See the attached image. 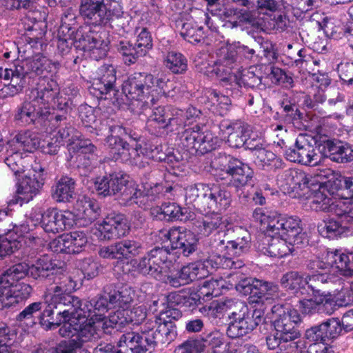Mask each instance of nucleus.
<instances>
[{"label":"nucleus","mask_w":353,"mask_h":353,"mask_svg":"<svg viewBox=\"0 0 353 353\" xmlns=\"http://www.w3.org/2000/svg\"><path fill=\"white\" fill-rule=\"evenodd\" d=\"M99 131L101 134L107 132L110 134L105 139V145L109 150L110 153L113 157L119 149L124 140L121 138V136L127 134L128 130L119 125H110L108 121H104L101 123Z\"/></svg>","instance_id":"473e14b6"},{"label":"nucleus","mask_w":353,"mask_h":353,"mask_svg":"<svg viewBox=\"0 0 353 353\" xmlns=\"http://www.w3.org/2000/svg\"><path fill=\"white\" fill-rule=\"evenodd\" d=\"M29 176H26L19 183L17 188L19 198L23 202L28 203L39 192L44 183L46 170L39 163L32 165Z\"/></svg>","instance_id":"f3484780"},{"label":"nucleus","mask_w":353,"mask_h":353,"mask_svg":"<svg viewBox=\"0 0 353 353\" xmlns=\"http://www.w3.org/2000/svg\"><path fill=\"white\" fill-rule=\"evenodd\" d=\"M28 98L36 102L37 105H43L46 110L51 108L61 112V114H52L49 120L52 127L58 130L59 128L53 125L52 121L57 115L65 114L66 117L68 116L66 111L64 110L68 103L65 98L59 96L57 83L52 79H39L37 87L30 90Z\"/></svg>","instance_id":"423d86ee"},{"label":"nucleus","mask_w":353,"mask_h":353,"mask_svg":"<svg viewBox=\"0 0 353 353\" xmlns=\"http://www.w3.org/2000/svg\"><path fill=\"white\" fill-rule=\"evenodd\" d=\"M281 283L284 288L294 294H304L305 286L308 287L307 276L298 272H289L282 276Z\"/></svg>","instance_id":"ea45409f"},{"label":"nucleus","mask_w":353,"mask_h":353,"mask_svg":"<svg viewBox=\"0 0 353 353\" xmlns=\"http://www.w3.org/2000/svg\"><path fill=\"white\" fill-rule=\"evenodd\" d=\"M343 146L344 143L340 141L326 140L319 146V150L323 157L339 163Z\"/></svg>","instance_id":"4d7b16f0"},{"label":"nucleus","mask_w":353,"mask_h":353,"mask_svg":"<svg viewBox=\"0 0 353 353\" xmlns=\"http://www.w3.org/2000/svg\"><path fill=\"white\" fill-rule=\"evenodd\" d=\"M279 177L282 185L288 186L292 192H298L309 189L310 175L301 170L288 169L279 174Z\"/></svg>","instance_id":"7c9ffc66"},{"label":"nucleus","mask_w":353,"mask_h":353,"mask_svg":"<svg viewBox=\"0 0 353 353\" xmlns=\"http://www.w3.org/2000/svg\"><path fill=\"white\" fill-rule=\"evenodd\" d=\"M74 223V216L70 211H58L49 208L43 212L41 226L47 233L57 234L70 228Z\"/></svg>","instance_id":"412c9836"},{"label":"nucleus","mask_w":353,"mask_h":353,"mask_svg":"<svg viewBox=\"0 0 353 353\" xmlns=\"http://www.w3.org/2000/svg\"><path fill=\"white\" fill-rule=\"evenodd\" d=\"M8 157L5 159L6 164L10 168L15 175L24 171L23 160L21 154L15 148L10 147L7 150Z\"/></svg>","instance_id":"338daca9"},{"label":"nucleus","mask_w":353,"mask_h":353,"mask_svg":"<svg viewBox=\"0 0 353 353\" xmlns=\"http://www.w3.org/2000/svg\"><path fill=\"white\" fill-rule=\"evenodd\" d=\"M117 51L123 56L125 64L134 63L142 56L141 50H138L134 43L122 39L114 44Z\"/></svg>","instance_id":"8fccbe9b"},{"label":"nucleus","mask_w":353,"mask_h":353,"mask_svg":"<svg viewBox=\"0 0 353 353\" xmlns=\"http://www.w3.org/2000/svg\"><path fill=\"white\" fill-rule=\"evenodd\" d=\"M101 240H112L126 236L130 226L123 215L121 214H108L97 228Z\"/></svg>","instance_id":"5701e85b"},{"label":"nucleus","mask_w":353,"mask_h":353,"mask_svg":"<svg viewBox=\"0 0 353 353\" xmlns=\"http://www.w3.org/2000/svg\"><path fill=\"white\" fill-rule=\"evenodd\" d=\"M108 295L112 308H128L134 300V291L125 285L111 290Z\"/></svg>","instance_id":"c9c22d12"},{"label":"nucleus","mask_w":353,"mask_h":353,"mask_svg":"<svg viewBox=\"0 0 353 353\" xmlns=\"http://www.w3.org/2000/svg\"><path fill=\"white\" fill-rule=\"evenodd\" d=\"M210 256L206 263L212 268L219 269H239L244 266V263L241 259L234 260L231 257L227 250L219 252L214 250L213 240L210 241Z\"/></svg>","instance_id":"2f4dec72"},{"label":"nucleus","mask_w":353,"mask_h":353,"mask_svg":"<svg viewBox=\"0 0 353 353\" xmlns=\"http://www.w3.org/2000/svg\"><path fill=\"white\" fill-rule=\"evenodd\" d=\"M238 51L236 46L234 44H223L216 50V60L212 65H210L203 72L206 75L215 74L221 80L228 79L232 68L236 63Z\"/></svg>","instance_id":"2eb2a0df"},{"label":"nucleus","mask_w":353,"mask_h":353,"mask_svg":"<svg viewBox=\"0 0 353 353\" xmlns=\"http://www.w3.org/2000/svg\"><path fill=\"white\" fill-rule=\"evenodd\" d=\"M95 187L100 194L110 196L120 194L127 201H132L143 194V192L138 189L137 184L129 182L127 176L120 172L98 178L95 182Z\"/></svg>","instance_id":"1a4fd4ad"},{"label":"nucleus","mask_w":353,"mask_h":353,"mask_svg":"<svg viewBox=\"0 0 353 353\" xmlns=\"http://www.w3.org/2000/svg\"><path fill=\"white\" fill-rule=\"evenodd\" d=\"M224 311L228 313L230 323L227 335L232 339L239 338L253 331L265 321V312L262 309L250 311L242 301L228 299L222 302L212 303L209 310Z\"/></svg>","instance_id":"7ed1b4c3"},{"label":"nucleus","mask_w":353,"mask_h":353,"mask_svg":"<svg viewBox=\"0 0 353 353\" xmlns=\"http://www.w3.org/2000/svg\"><path fill=\"white\" fill-rule=\"evenodd\" d=\"M73 214L76 217V224L86 227L99 218L101 208L96 201L83 196L77 201Z\"/></svg>","instance_id":"c85d7f7f"},{"label":"nucleus","mask_w":353,"mask_h":353,"mask_svg":"<svg viewBox=\"0 0 353 353\" xmlns=\"http://www.w3.org/2000/svg\"><path fill=\"white\" fill-rule=\"evenodd\" d=\"M52 124L59 127V129L50 132L52 137L48 143V152L54 154L61 145L69 143L68 150L70 152L74 153L77 167L86 170H89L91 165L89 154L94 152L96 147L89 141L74 142L79 138L78 132L69 123H66L65 114L55 116L52 121Z\"/></svg>","instance_id":"f03ea898"},{"label":"nucleus","mask_w":353,"mask_h":353,"mask_svg":"<svg viewBox=\"0 0 353 353\" xmlns=\"http://www.w3.org/2000/svg\"><path fill=\"white\" fill-rule=\"evenodd\" d=\"M177 336L174 323H164L155 319L148 321L141 332H129L123 334L117 342L120 348L127 347L132 353H151L158 344H170Z\"/></svg>","instance_id":"f257e3e1"},{"label":"nucleus","mask_w":353,"mask_h":353,"mask_svg":"<svg viewBox=\"0 0 353 353\" xmlns=\"http://www.w3.org/2000/svg\"><path fill=\"white\" fill-rule=\"evenodd\" d=\"M250 246V234L242 228L227 230L223 236H217L213 239L214 250H227L231 255L241 256L248 252Z\"/></svg>","instance_id":"ddd939ff"},{"label":"nucleus","mask_w":353,"mask_h":353,"mask_svg":"<svg viewBox=\"0 0 353 353\" xmlns=\"http://www.w3.org/2000/svg\"><path fill=\"white\" fill-rule=\"evenodd\" d=\"M224 285L225 281L223 279H212L205 281L199 291L203 296L216 297L221 294Z\"/></svg>","instance_id":"e2e57ef3"},{"label":"nucleus","mask_w":353,"mask_h":353,"mask_svg":"<svg viewBox=\"0 0 353 353\" xmlns=\"http://www.w3.org/2000/svg\"><path fill=\"white\" fill-rule=\"evenodd\" d=\"M319 234L327 239H334L343 234L347 231V228L333 219L325 220L318 225Z\"/></svg>","instance_id":"864d4df0"},{"label":"nucleus","mask_w":353,"mask_h":353,"mask_svg":"<svg viewBox=\"0 0 353 353\" xmlns=\"http://www.w3.org/2000/svg\"><path fill=\"white\" fill-rule=\"evenodd\" d=\"M152 84L150 87V96H154L156 98V102L159 99V97L163 95H170L168 88L172 87V83L164 77H154L152 75Z\"/></svg>","instance_id":"680f3d73"},{"label":"nucleus","mask_w":353,"mask_h":353,"mask_svg":"<svg viewBox=\"0 0 353 353\" xmlns=\"http://www.w3.org/2000/svg\"><path fill=\"white\" fill-rule=\"evenodd\" d=\"M212 163L216 169L231 176L230 184L236 188L239 198L247 201L249 195L244 190L246 185L253 184L252 169L248 164L226 154H219Z\"/></svg>","instance_id":"39448f33"},{"label":"nucleus","mask_w":353,"mask_h":353,"mask_svg":"<svg viewBox=\"0 0 353 353\" xmlns=\"http://www.w3.org/2000/svg\"><path fill=\"white\" fill-rule=\"evenodd\" d=\"M29 230L28 225L13 224L8 214L6 212L0 210V236H8L11 240H17L20 248L22 246L21 242L24 238L30 241V246H33L37 243H41V240L39 238L28 234Z\"/></svg>","instance_id":"b1692460"},{"label":"nucleus","mask_w":353,"mask_h":353,"mask_svg":"<svg viewBox=\"0 0 353 353\" xmlns=\"http://www.w3.org/2000/svg\"><path fill=\"white\" fill-rule=\"evenodd\" d=\"M186 58L180 52L170 51L164 58L165 67L174 74H182L188 68Z\"/></svg>","instance_id":"603ef678"},{"label":"nucleus","mask_w":353,"mask_h":353,"mask_svg":"<svg viewBox=\"0 0 353 353\" xmlns=\"http://www.w3.org/2000/svg\"><path fill=\"white\" fill-rule=\"evenodd\" d=\"M48 305V303H46V300L43 302L32 303L17 316L16 320L21 324H24L29 327H32L37 322L40 323V319L43 315V312L38 316L36 314L42 309L44 310Z\"/></svg>","instance_id":"58836bf2"},{"label":"nucleus","mask_w":353,"mask_h":353,"mask_svg":"<svg viewBox=\"0 0 353 353\" xmlns=\"http://www.w3.org/2000/svg\"><path fill=\"white\" fill-rule=\"evenodd\" d=\"M285 155L291 162L308 165H316L321 159V155L316 152L314 146L301 135L296 139L293 148L286 150Z\"/></svg>","instance_id":"aec40b11"},{"label":"nucleus","mask_w":353,"mask_h":353,"mask_svg":"<svg viewBox=\"0 0 353 353\" xmlns=\"http://www.w3.org/2000/svg\"><path fill=\"white\" fill-rule=\"evenodd\" d=\"M52 307H46L43 310V315L40 319V325L45 330H52L59 327L63 322V325L60 327L59 333L62 337H72L77 334L79 324L85 320L84 318H77L74 315H65L61 313L59 310L57 311L56 319L52 316L54 314Z\"/></svg>","instance_id":"4468645a"},{"label":"nucleus","mask_w":353,"mask_h":353,"mask_svg":"<svg viewBox=\"0 0 353 353\" xmlns=\"http://www.w3.org/2000/svg\"><path fill=\"white\" fill-rule=\"evenodd\" d=\"M228 221L219 214L205 215L195 220L193 223V229L199 235L208 236L214 234L210 241L217 236H223L225 233Z\"/></svg>","instance_id":"393cba45"},{"label":"nucleus","mask_w":353,"mask_h":353,"mask_svg":"<svg viewBox=\"0 0 353 353\" xmlns=\"http://www.w3.org/2000/svg\"><path fill=\"white\" fill-rule=\"evenodd\" d=\"M205 347V341L190 337L176 347L174 353H201Z\"/></svg>","instance_id":"13d9d810"},{"label":"nucleus","mask_w":353,"mask_h":353,"mask_svg":"<svg viewBox=\"0 0 353 353\" xmlns=\"http://www.w3.org/2000/svg\"><path fill=\"white\" fill-rule=\"evenodd\" d=\"M151 160L150 148H142L140 144L137 143L132 148L130 159L128 163L139 168H144L150 164Z\"/></svg>","instance_id":"5fc2aeb1"},{"label":"nucleus","mask_w":353,"mask_h":353,"mask_svg":"<svg viewBox=\"0 0 353 353\" xmlns=\"http://www.w3.org/2000/svg\"><path fill=\"white\" fill-rule=\"evenodd\" d=\"M29 76L23 65L14 64L10 68L0 67V79L4 80L3 88L0 90L3 98L12 97L21 93L26 83V78Z\"/></svg>","instance_id":"dca6fc26"},{"label":"nucleus","mask_w":353,"mask_h":353,"mask_svg":"<svg viewBox=\"0 0 353 353\" xmlns=\"http://www.w3.org/2000/svg\"><path fill=\"white\" fill-rule=\"evenodd\" d=\"M168 299L165 296L159 298L157 300L153 301L152 305L156 308L155 312H157L159 309V305L163 308L159 310V316H156L159 321L164 323H173L172 320H178L182 316L181 311L178 309L173 308L172 307H165V304L167 303Z\"/></svg>","instance_id":"09e8293b"},{"label":"nucleus","mask_w":353,"mask_h":353,"mask_svg":"<svg viewBox=\"0 0 353 353\" xmlns=\"http://www.w3.org/2000/svg\"><path fill=\"white\" fill-rule=\"evenodd\" d=\"M164 238L170 243L172 250H179L184 256H189L197 248L198 239L196 235L184 227H172L161 232Z\"/></svg>","instance_id":"a211bd4d"},{"label":"nucleus","mask_w":353,"mask_h":353,"mask_svg":"<svg viewBox=\"0 0 353 353\" xmlns=\"http://www.w3.org/2000/svg\"><path fill=\"white\" fill-rule=\"evenodd\" d=\"M285 237L271 234H260L255 243L256 249L265 255L272 257H283L292 252V241L288 243Z\"/></svg>","instance_id":"6ab92c4d"},{"label":"nucleus","mask_w":353,"mask_h":353,"mask_svg":"<svg viewBox=\"0 0 353 353\" xmlns=\"http://www.w3.org/2000/svg\"><path fill=\"white\" fill-rule=\"evenodd\" d=\"M255 163L263 170L276 171L283 168V162L281 159L271 151L264 148L258 150L255 153Z\"/></svg>","instance_id":"a19ab883"},{"label":"nucleus","mask_w":353,"mask_h":353,"mask_svg":"<svg viewBox=\"0 0 353 353\" xmlns=\"http://www.w3.org/2000/svg\"><path fill=\"white\" fill-rule=\"evenodd\" d=\"M121 258L128 259L138 255L142 250L141 243L134 240L125 239L117 242Z\"/></svg>","instance_id":"774afa93"},{"label":"nucleus","mask_w":353,"mask_h":353,"mask_svg":"<svg viewBox=\"0 0 353 353\" xmlns=\"http://www.w3.org/2000/svg\"><path fill=\"white\" fill-rule=\"evenodd\" d=\"M77 34L79 37L75 44L77 49L91 52L92 57L96 59L106 56L108 41L105 32L90 31L85 34H79L78 32Z\"/></svg>","instance_id":"4be33fe9"},{"label":"nucleus","mask_w":353,"mask_h":353,"mask_svg":"<svg viewBox=\"0 0 353 353\" xmlns=\"http://www.w3.org/2000/svg\"><path fill=\"white\" fill-rule=\"evenodd\" d=\"M228 132V143L232 148H239L244 146L246 139L250 137V126L241 121H235L227 127Z\"/></svg>","instance_id":"72a5a7b5"},{"label":"nucleus","mask_w":353,"mask_h":353,"mask_svg":"<svg viewBox=\"0 0 353 353\" xmlns=\"http://www.w3.org/2000/svg\"><path fill=\"white\" fill-rule=\"evenodd\" d=\"M301 220L296 216H284L281 236L298 245L301 234Z\"/></svg>","instance_id":"49530a36"},{"label":"nucleus","mask_w":353,"mask_h":353,"mask_svg":"<svg viewBox=\"0 0 353 353\" xmlns=\"http://www.w3.org/2000/svg\"><path fill=\"white\" fill-rule=\"evenodd\" d=\"M40 145V139L37 134L30 130L21 131L10 142L9 147L15 148L17 150H21L32 152L37 149Z\"/></svg>","instance_id":"e433bc0d"},{"label":"nucleus","mask_w":353,"mask_h":353,"mask_svg":"<svg viewBox=\"0 0 353 353\" xmlns=\"http://www.w3.org/2000/svg\"><path fill=\"white\" fill-rule=\"evenodd\" d=\"M30 77L37 76L39 79H48V75L59 68L57 61H52L42 54L38 53L21 63Z\"/></svg>","instance_id":"bb28decb"},{"label":"nucleus","mask_w":353,"mask_h":353,"mask_svg":"<svg viewBox=\"0 0 353 353\" xmlns=\"http://www.w3.org/2000/svg\"><path fill=\"white\" fill-rule=\"evenodd\" d=\"M208 98L212 105L216 107L220 115L225 114L229 110L231 100L228 96L221 94L215 90H210L208 91Z\"/></svg>","instance_id":"0e129e2a"},{"label":"nucleus","mask_w":353,"mask_h":353,"mask_svg":"<svg viewBox=\"0 0 353 353\" xmlns=\"http://www.w3.org/2000/svg\"><path fill=\"white\" fill-rule=\"evenodd\" d=\"M272 312L275 330L281 332L285 342L290 343L299 338L296 325L301 323V316L297 310L277 304L272 307Z\"/></svg>","instance_id":"9b49d317"},{"label":"nucleus","mask_w":353,"mask_h":353,"mask_svg":"<svg viewBox=\"0 0 353 353\" xmlns=\"http://www.w3.org/2000/svg\"><path fill=\"white\" fill-rule=\"evenodd\" d=\"M53 281L48 293L44 295L48 307L52 306L65 315L72 314L74 307L79 304V298L71 295L76 288V281L70 276L63 274L55 275Z\"/></svg>","instance_id":"20e7f679"},{"label":"nucleus","mask_w":353,"mask_h":353,"mask_svg":"<svg viewBox=\"0 0 353 353\" xmlns=\"http://www.w3.org/2000/svg\"><path fill=\"white\" fill-rule=\"evenodd\" d=\"M165 247H155L141 257L137 264L138 272L150 276L157 280L162 279V274L175 261V254Z\"/></svg>","instance_id":"9d476101"},{"label":"nucleus","mask_w":353,"mask_h":353,"mask_svg":"<svg viewBox=\"0 0 353 353\" xmlns=\"http://www.w3.org/2000/svg\"><path fill=\"white\" fill-rule=\"evenodd\" d=\"M75 182L68 176L61 177L52 188V197L57 202H70L75 195Z\"/></svg>","instance_id":"f704fd0d"},{"label":"nucleus","mask_w":353,"mask_h":353,"mask_svg":"<svg viewBox=\"0 0 353 353\" xmlns=\"http://www.w3.org/2000/svg\"><path fill=\"white\" fill-rule=\"evenodd\" d=\"M27 275H30V266L28 264L24 263L15 264L0 276V285H6L9 287L10 285H8L18 283Z\"/></svg>","instance_id":"c03bdc74"},{"label":"nucleus","mask_w":353,"mask_h":353,"mask_svg":"<svg viewBox=\"0 0 353 353\" xmlns=\"http://www.w3.org/2000/svg\"><path fill=\"white\" fill-rule=\"evenodd\" d=\"M79 12L90 23L103 26L123 12L121 0H81Z\"/></svg>","instance_id":"0eeeda50"},{"label":"nucleus","mask_w":353,"mask_h":353,"mask_svg":"<svg viewBox=\"0 0 353 353\" xmlns=\"http://www.w3.org/2000/svg\"><path fill=\"white\" fill-rule=\"evenodd\" d=\"M325 259L327 260V263L330 264V268L337 269L344 274H353L350 268V252L345 254L339 250L327 252Z\"/></svg>","instance_id":"a18cd8bd"},{"label":"nucleus","mask_w":353,"mask_h":353,"mask_svg":"<svg viewBox=\"0 0 353 353\" xmlns=\"http://www.w3.org/2000/svg\"><path fill=\"white\" fill-rule=\"evenodd\" d=\"M55 265L48 255L39 257L34 264L30 266V275L35 279L47 278L53 275Z\"/></svg>","instance_id":"de8ad7c7"},{"label":"nucleus","mask_w":353,"mask_h":353,"mask_svg":"<svg viewBox=\"0 0 353 353\" xmlns=\"http://www.w3.org/2000/svg\"><path fill=\"white\" fill-rule=\"evenodd\" d=\"M200 127L195 125L193 128L186 129L181 135L180 141L182 145L188 150H194L196 152V146L199 144Z\"/></svg>","instance_id":"69168bd1"},{"label":"nucleus","mask_w":353,"mask_h":353,"mask_svg":"<svg viewBox=\"0 0 353 353\" xmlns=\"http://www.w3.org/2000/svg\"><path fill=\"white\" fill-rule=\"evenodd\" d=\"M152 80L151 74L135 72L124 81L122 90L129 99L138 101L141 107H150L156 103V98L150 92Z\"/></svg>","instance_id":"f8f14e48"},{"label":"nucleus","mask_w":353,"mask_h":353,"mask_svg":"<svg viewBox=\"0 0 353 353\" xmlns=\"http://www.w3.org/2000/svg\"><path fill=\"white\" fill-rule=\"evenodd\" d=\"M37 103L31 100L24 101L20 107L17 108L14 116V119L18 124L26 125L34 123L39 114L37 110Z\"/></svg>","instance_id":"37998d69"},{"label":"nucleus","mask_w":353,"mask_h":353,"mask_svg":"<svg viewBox=\"0 0 353 353\" xmlns=\"http://www.w3.org/2000/svg\"><path fill=\"white\" fill-rule=\"evenodd\" d=\"M157 214L163 215V218L168 220L179 219L180 221H185L186 217L185 214L187 212L186 209H182L180 206L175 203H164L159 208L154 209Z\"/></svg>","instance_id":"6e6d98bb"},{"label":"nucleus","mask_w":353,"mask_h":353,"mask_svg":"<svg viewBox=\"0 0 353 353\" xmlns=\"http://www.w3.org/2000/svg\"><path fill=\"white\" fill-rule=\"evenodd\" d=\"M78 306L74 307V311L72 315L77 318L81 317L84 319L95 318L97 316H102L112 307L109 303L108 295L95 297L90 301L82 302L79 299Z\"/></svg>","instance_id":"cd10ccee"},{"label":"nucleus","mask_w":353,"mask_h":353,"mask_svg":"<svg viewBox=\"0 0 353 353\" xmlns=\"http://www.w3.org/2000/svg\"><path fill=\"white\" fill-rule=\"evenodd\" d=\"M66 234L70 254H78L87 245L88 237L83 231H74Z\"/></svg>","instance_id":"bf43d9fd"},{"label":"nucleus","mask_w":353,"mask_h":353,"mask_svg":"<svg viewBox=\"0 0 353 353\" xmlns=\"http://www.w3.org/2000/svg\"><path fill=\"white\" fill-rule=\"evenodd\" d=\"M167 107L159 106L154 108L146 121V128L152 134L168 127Z\"/></svg>","instance_id":"79ce46f5"},{"label":"nucleus","mask_w":353,"mask_h":353,"mask_svg":"<svg viewBox=\"0 0 353 353\" xmlns=\"http://www.w3.org/2000/svg\"><path fill=\"white\" fill-rule=\"evenodd\" d=\"M331 186L330 181L319 185L312 199V207L316 210L332 212L350 221L353 219V201L335 199L333 197L334 192L330 190Z\"/></svg>","instance_id":"6e6552de"},{"label":"nucleus","mask_w":353,"mask_h":353,"mask_svg":"<svg viewBox=\"0 0 353 353\" xmlns=\"http://www.w3.org/2000/svg\"><path fill=\"white\" fill-rule=\"evenodd\" d=\"M279 288L276 285L269 282L256 280L254 289L251 290V297L256 303L270 301L279 296Z\"/></svg>","instance_id":"4c0bfd02"},{"label":"nucleus","mask_w":353,"mask_h":353,"mask_svg":"<svg viewBox=\"0 0 353 353\" xmlns=\"http://www.w3.org/2000/svg\"><path fill=\"white\" fill-rule=\"evenodd\" d=\"M100 336L97 327L91 318L85 319L79 324L76 339L83 347V343L95 340Z\"/></svg>","instance_id":"3c124183"},{"label":"nucleus","mask_w":353,"mask_h":353,"mask_svg":"<svg viewBox=\"0 0 353 353\" xmlns=\"http://www.w3.org/2000/svg\"><path fill=\"white\" fill-rule=\"evenodd\" d=\"M199 144L196 146V152L205 154L214 150L219 145V139L210 131L199 132Z\"/></svg>","instance_id":"052dcab7"},{"label":"nucleus","mask_w":353,"mask_h":353,"mask_svg":"<svg viewBox=\"0 0 353 353\" xmlns=\"http://www.w3.org/2000/svg\"><path fill=\"white\" fill-rule=\"evenodd\" d=\"M207 201L204 211H221L229 208L232 203V196L229 191L220 186L208 187Z\"/></svg>","instance_id":"c756f323"},{"label":"nucleus","mask_w":353,"mask_h":353,"mask_svg":"<svg viewBox=\"0 0 353 353\" xmlns=\"http://www.w3.org/2000/svg\"><path fill=\"white\" fill-rule=\"evenodd\" d=\"M9 285H0V310L14 306L27 299L32 290L29 284L23 282Z\"/></svg>","instance_id":"a878e982"}]
</instances>
